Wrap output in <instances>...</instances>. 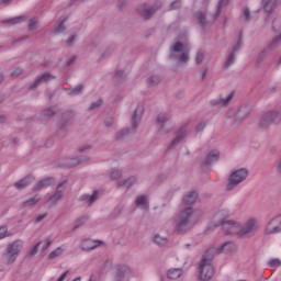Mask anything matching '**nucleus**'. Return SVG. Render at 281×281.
<instances>
[{
  "label": "nucleus",
  "mask_w": 281,
  "mask_h": 281,
  "mask_svg": "<svg viewBox=\"0 0 281 281\" xmlns=\"http://www.w3.org/2000/svg\"><path fill=\"white\" fill-rule=\"evenodd\" d=\"M5 122V116L0 115V124H3Z\"/></svg>",
  "instance_id": "obj_64"
},
{
  "label": "nucleus",
  "mask_w": 281,
  "mask_h": 281,
  "mask_svg": "<svg viewBox=\"0 0 281 281\" xmlns=\"http://www.w3.org/2000/svg\"><path fill=\"white\" fill-rule=\"evenodd\" d=\"M131 134V130H128V128H123V130H121V131H119L117 133H116V139H124V137H126L127 135H130Z\"/></svg>",
  "instance_id": "obj_44"
},
{
  "label": "nucleus",
  "mask_w": 281,
  "mask_h": 281,
  "mask_svg": "<svg viewBox=\"0 0 281 281\" xmlns=\"http://www.w3.org/2000/svg\"><path fill=\"white\" fill-rule=\"evenodd\" d=\"M241 21H245V23L251 21V11L247 7L243 9Z\"/></svg>",
  "instance_id": "obj_37"
},
{
  "label": "nucleus",
  "mask_w": 281,
  "mask_h": 281,
  "mask_svg": "<svg viewBox=\"0 0 281 281\" xmlns=\"http://www.w3.org/2000/svg\"><path fill=\"white\" fill-rule=\"evenodd\" d=\"M42 115L44 117H53V115H56V110L54 108H48L43 111Z\"/></svg>",
  "instance_id": "obj_46"
},
{
  "label": "nucleus",
  "mask_w": 281,
  "mask_h": 281,
  "mask_svg": "<svg viewBox=\"0 0 281 281\" xmlns=\"http://www.w3.org/2000/svg\"><path fill=\"white\" fill-rule=\"evenodd\" d=\"M30 183H34V177L32 176H26L22 180L15 182L13 186L16 188V190H25Z\"/></svg>",
  "instance_id": "obj_22"
},
{
  "label": "nucleus",
  "mask_w": 281,
  "mask_h": 281,
  "mask_svg": "<svg viewBox=\"0 0 281 281\" xmlns=\"http://www.w3.org/2000/svg\"><path fill=\"white\" fill-rule=\"evenodd\" d=\"M90 148H91V146H81V147H79L78 151L86 153V150H89Z\"/></svg>",
  "instance_id": "obj_62"
},
{
  "label": "nucleus",
  "mask_w": 281,
  "mask_h": 281,
  "mask_svg": "<svg viewBox=\"0 0 281 281\" xmlns=\"http://www.w3.org/2000/svg\"><path fill=\"white\" fill-rule=\"evenodd\" d=\"M88 221H89V215H83L77 218L72 227V232H76V229H79V227H82V225H85Z\"/></svg>",
  "instance_id": "obj_31"
},
{
  "label": "nucleus",
  "mask_w": 281,
  "mask_h": 281,
  "mask_svg": "<svg viewBox=\"0 0 281 281\" xmlns=\"http://www.w3.org/2000/svg\"><path fill=\"white\" fill-rule=\"evenodd\" d=\"M169 58L177 65H187L190 63V47L181 42H175L169 48Z\"/></svg>",
  "instance_id": "obj_4"
},
{
  "label": "nucleus",
  "mask_w": 281,
  "mask_h": 281,
  "mask_svg": "<svg viewBox=\"0 0 281 281\" xmlns=\"http://www.w3.org/2000/svg\"><path fill=\"white\" fill-rule=\"evenodd\" d=\"M52 183H54V178H43L37 181L35 187H33V192H41V190H45V188H49Z\"/></svg>",
  "instance_id": "obj_19"
},
{
  "label": "nucleus",
  "mask_w": 281,
  "mask_h": 281,
  "mask_svg": "<svg viewBox=\"0 0 281 281\" xmlns=\"http://www.w3.org/2000/svg\"><path fill=\"white\" fill-rule=\"evenodd\" d=\"M76 41V35H70L67 40H66V43L68 45H71V43H74Z\"/></svg>",
  "instance_id": "obj_61"
},
{
  "label": "nucleus",
  "mask_w": 281,
  "mask_h": 281,
  "mask_svg": "<svg viewBox=\"0 0 281 281\" xmlns=\"http://www.w3.org/2000/svg\"><path fill=\"white\" fill-rule=\"evenodd\" d=\"M249 117V110L240 109L237 113V122H245Z\"/></svg>",
  "instance_id": "obj_33"
},
{
  "label": "nucleus",
  "mask_w": 281,
  "mask_h": 281,
  "mask_svg": "<svg viewBox=\"0 0 281 281\" xmlns=\"http://www.w3.org/2000/svg\"><path fill=\"white\" fill-rule=\"evenodd\" d=\"M133 270L127 265H116L114 267V281H125Z\"/></svg>",
  "instance_id": "obj_11"
},
{
  "label": "nucleus",
  "mask_w": 281,
  "mask_h": 281,
  "mask_svg": "<svg viewBox=\"0 0 281 281\" xmlns=\"http://www.w3.org/2000/svg\"><path fill=\"white\" fill-rule=\"evenodd\" d=\"M50 246H52V237H48V238L45 240V243H44V245H43V247H42V251H45V250L49 249Z\"/></svg>",
  "instance_id": "obj_55"
},
{
  "label": "nucleus",
  "mask_w": 281,
  "mask_h": 281,
  "mask_svg": "<svg viewBox=\"0 0 281 281\" xmlns=\"http://www.w3.org/2000/svg\"><path fill=\"white\" fill-rule=\"evenodd\" d=\"M135 183H137V178L131 177L127 180L116 182V186L119 188H133V186H135Z\"/></svg>",
  "instance_id": "obj_27"
},
{
  "label": "nucleus",
  "mask_w": 281,
  "mask_h": 281,
  "mask_svg": "<svg viewBox=\"0 0 281 281\" xmlns=\"http://www.w3.org/2000/svg\"><path fill=\"white\" fill-rule=\"evenodd\" d=\"M82 89H85V87L82 85H78L68 92V95H80V93H82Z\"/></svg>",
  "instance_id": "obj_41"
},
{
  "label": "nucleus",
  "mask_w": 281,
  "mask_h": 281,
  "mask_svg": "<svg viewBox=\"0 0 281 281\" xmlns=\"http://www.w3.org/2000/svg\"><path fill=\"white\" fill-rule=\"evenodd\" d=\"M218 151L212 150L209 151L206 157L203 159V165L204 166H210V164H214V161H218Z\"/></svg>",
  "instance_id": "obj_24"
},
{
  "label": "nucleus",
  "mask_w": 281,
  "mask_h": 281,
  "mask_svg": "<svg viewBox=\"0 0 281 281\" xmlns=\"http://www.w3.org/2000/svg\"><path fill=\"white\" fill-rule=\"evenodd\" d=\"M281 233V215H277L269 221L266 226L265 234L271 236V234H280Z\"/></svg>",
  "instance_id": "obj_12"
},
{
  "label": "nucleus",
  "mask_w": 281,
  "mask_h": 281,
  "mask_svg": "<svg viewBox=\"0 0 281 281\" xmlns=\"http://www.w3.org/2000/svg\"><path fill=\"white\" fill-rule=\"evenodd\" d=\"M38 247H41V241L35 244L29 251V256H36L38 254Z\"/></svg>",
  "instance_id": "obj_50"
},
{
  "label": "nucleus",
  "mask_w": 281,
  "mask_h": 281,
  "mask_svg": "<svg viewBox=\"0 0 281 281\" xmlns=\"http://www.w3.org/2000/svg\"><path fill=\"white\" fill-rule=\"evenodd\" d=\"M23 74V69L15 68L14 71L11 72V76L14 78L16 76H21Z\"/></svg>",
  "instance_id": "obj_57"
},
{
  "label": "nucleus",
  "mask_w": 281,
  "mask_h": 281,
  "mask_svg": "<svg viewBox=\"0 0 281 281\" xmlns=\"http://www.w3.org/2000/svg\"><path fill=\"white\" fill-rule=\"evenodd\" d=\"M234 63H236V53L229 52L228 56H227V59H226V63H225L226 69L232 67V65H234Z\"/></svg>",
  "instance_id": "obj_36"
},
{
  "label": "nucleus",
  "mask_w": 281,
  "mask_h": 281,
  "mask_svg": "<svg viewBox=\"0 0 281 281\" xmlns=\"http://www.w3.org/2000/svg\"><path fill=\"white\" fill-rule=\"evenodd\" d=\"M159 7L155 5V7H150V8H144L140 11V16L143 19H145V21H148L149 19L153 18V14H155V12H157Z\"/></svg>",
  "instance_id": "obj_25"
},
{
  "label": "nucleus",
  "mask_w": 281,
  "mask_h": 281,
  "mask_svg": "<svg viewBox=\"0 0 281 281\" xmlns=\"http://www.w3.org/2000/svg\"><path fill=\"white\" fill-rule=\"evenodd\" d=\"M65 30H67L65 27V21H61L54 32L56 34H63V32H65Z\"/></svg>",
  "instance_id": "obj_52"
},
{
  "label": "nucleus",
  "mask_w": 281,
  "mask_h": 281,
  "mask_svg": "<svg viewBox=\"0 0 281 281\" xmlns=\"http://www.w3.org/2000/svg\"><path fill=\"white\" fill-rule=\"evenodd\" d=\"M41 78L37 77L35 80H33L31 83H29V89L34 91V89H38V86L42 85Z\"/></svg>",
  "instance_id": "obj_45"
},
{
  "label": "nucleus",
  "mask_w": 281,
  "mask_h": 281,
  "mask_svg": "<svg viewBox=\"0 0 281 281\" xmlns=\"http://www.w3.org/2000/svg\"><path fill=\"white\" fill-rule=\"evenodd\" d=\"M168 120H170V119L168 117L167 114H160L157 116L158 133L166 134L170 131V128L166 127Z\"/></svg>",
  "instance_id": "obj_15"
},
{
  "label": "nucleus",
  "mask_w": 281,
  "mask_h": 281,
  "mask_svg": "<svg viewBox=\"0 0 281 281\" xmlns=\"http://www.w3.org/2000/svg\"><path fill=\"white\" fill-rule=\"evenodd\" d=\"M229 3V0H220L215 15L213 16L212 20L207 19V14L203 11H199L195 14V19L198 20L199 24L202 25V27H205V25H211L218 16H221V12H223V5H227Z\"/></svg>",
  "instance_id": "obj_7"
},
{
  "label": "nucleus",
  "mask_w": 281,
  "mask_h": 281,
  "mask_svg": "<svg viewBox=\"0 0 281 281\" xmlns=\"http://www.w3.org/2000/svg\"><path fill=\"white\" fill-rule=\"evenodd\" d=\"M29 30L30 32H34V30H38V19L33 18L29 21Z\"/></svg>",
  "instance_id": "obj_40"
},
{
  "label": "nucleus",
  "mask_w": 281,
  "mask_h": 281,
  "mask_svg": "<svg viewBox=\"0 0 281 281\" xmlns=\"http://www.w3.org/2000/svg\"><path fill=\"white\" fill-rule=\"evenodd\" d=\"M109 177L112 179V181H115V179H120V177H122V171H120V169L113 168L110 170Z\"/></svg>",
  "instance_id": "obj_39"
},
{
  "label": "nucleus",
  "mask_w": 281,
  "mask_h": 281,
  "mask_svg": "<svg viewBox=\"0 0 281 281\" xmlns=\"http://www.w3.org/2000/svg\"><path fill=\"white\" fill-rule=\"evenodd\" d=\"M153 243H155V245L158 247H164V245L168 243V237H164L159 233H155L153 235Z\"/></svg>",
  "instance_id": "obj_28"
},
{
  "label": "nucleus",
  "mask_w": 281,
  "mask_h": 281,
  "mask_svg": "<svg viewBox=\"0 0 281 281\" xmlns=\"http://www.w3.org/2000/svg\"><path fill=\"white\" fill-rule=\"evenodd\" d=\"M124 212V206H116L114 211L112 212L113 218H117V216H121V214Z\"/></svg>",
  "instance_id": "obj_48"
},
{
  "label": "nucleus",
  "mask_w": 281,
  "mask_h": 281,
  "mask_svg": "<svg viewBox=\"0 0 281 281\" xmlns=\"http://www.w3.org/2000/svg\"><path fill=\"white\" fill-rule=\"evenodd\" d=\"M199 199V193L196 191H189L184 194L182 199L183 205H194Z\"/></svg>",
  "instance_id": "obj_20"
},
{
  "label": "nucleus",
  "mask_w": 281,
  "mask_h": 281,
  "mask_svg": "<svg viewBox=\"0 0 281 281\" xmlns=\"http://www.w3.org/2000/svg\"><path fill=\"white\" fill-rule=\"evenodd\" d=\"M82 161H89V157H82V158H71L69 161V167L74 168L75 166H79V164H82Z\"/></svg>",
  "instance_id": "obj_34"
},
{
  "label": "nucleus",
  "mask_w": 281,
  "mask_h": 281,
  "mask_svg": "<svg viewBox=\"0 0 281 281\" xmlns=\"http://www.w3.org/2000/svg\"><path fill=\"white\" fill-rule=\"evenodd\" d=\"M232 98H234V94L229 93L226 98L211 100L210 104L211 106H227V104H229V102L232 101Z\"/></svg>",
  "instance_id": "obj_21"
},
{
  "label": "nucleus",
  "mask_w": 281,
  "mask_h": 281,
  "mask_svg": "<svg viewBox=\"0 0 281 281\" xmlns=\"http://www.w3.org/2000/svg\"><path fill=\"white\" fill-rule=\"evenodd\" d=\"M214 254H216V250L214 248H209L202 256L199 263V277L202 281H210L212 278H214V267H212Z\"/></svg>",
  "instance_id": "obj_1"
},
{
  "label": "nucleus",
  "mask_w": 281,
  "mask_h": 281,
  "mask_svg": "<svg viewBox=\"0 0 281 281\" xmlns=\"http://www.w3.org/2000/svg\"><path fill=\"white\" fill-rule=\"evenodd\" d=\"M205 58V55H203V53L198 52L195 55V65H201V63H203Z\"/></svg>",
  "instance_id": "obj_51"
},
{
  "label": "nucleus",
  "mask_w": 281,
  "mask_h": 281,
  "mask_svg": "<svg viewBox=\"0 0 281 281\" xmlns=\"http://www.w3.org/2000/svg\"><path fill=\"white\" fill-rule=\"evenodd\" d=\"M23 21H25V16L20 15V16L4 20V23H8L9 25H21V23H23Z\"/></svg>",
  "instance_id": "obj_32"
},
{
  "label": "nucleus",
  "mask_w": 281,
  "mask_h": 281,
  "mask_svg": "<svg viewBox=\"0 0 281 281\" xmlns=\"http://www.w3.org/2000/svg\"><path fill=\"white\" fill-rule=\"evenodd\" d=\"M98 196H100V192L93 191L91 194H83L80 196L79 201L83 203V205H87L88 207H91L95 201H98Z\"/></svg>",
  "instance_id": "obj_14"
},
{
  "label": "nucleus",
  "mask_w": 281,
  "mask_h": 281,
  "mask_svg": "<svg viewBox=\"0 0 281 281\" xmlns=\"http://www.w3.org/2000/svg\"><path fill=\"white\" fill-rule=\"evenodd\" d=\"M262 7L267 14H271L274 8H278V3L276 2V0H262Z\"/></svg>",
  "instance_id": "obj_26"
},
{
  "label": "nucleus",
  "mask_w": 281,
  "mask_h": 281,
  "mask_svg": "<svg viewBox=\"0 0 281 281\" xmlns=\"http://www.w3.org/2000/svg\"><path fill=\"white\" fill-rule=\"evenodd\" d=\"M148 200L146 195H139L135 199L136 207H140V210H146Z\"/></svg>",
  "instance_id": "obj_29"
},
{
  "label": "nucleus",
  "mask_w": 281,
  "mask_h": 281,
  "mask_svg": "<svg viewBox=\"0 0 281 281\" xmlns=\"http://www.w3.org/2000/svg\"><path fill=\"white\" fill-rule=\"evenodd\" d=\"M100 245H102L101 240L85 239L81 241V249L83 251H92V249H97Z\"/></svg>",
  "instance_id": "obj_18"
},
{
  "label": "nucleus",
  "mask_w": 281,
  "mask_h": 281,
  "mask_svg": "<svg viewBox=\"0 0 281 281\" xmlns=\"http://www.w3.org/2000/svg\"><path fill=\"white\" fill-rule=\"evenodd\" d=\"M160 82H161V80L155 76L149 77L147 80L148 87H157V85H159Z\"/></svg>",
  "instance_id": "obj_42"
},
{
  "label": "nucleus",
  "mask_w": 281,
  "mask_h": 281,
  "mask_svg": "<svg viewBox=\"0 0 281 281\" xmlns=\"http://www.w3.org/2000/svg\"><path fill=\"white\" fill-rule=\"evenodd\" d=\"M280 41H281V33H280L279 35H277V36L272 40V42L270 43V47H276V44H277V43H280Z\"/></svg>",
  "instance_id": "obj_56"
},
{
  "label": "nucleus",
  "mask_w": 281,
  "mask_h": 281,
  "mask_svg": "<svg viewBox=\"0 0 281 281\" xmlns=\"http://www.w3.org/2000/svg\"><path fill=\"white\" fill-rule=\"evenodd\" d=\"M12 3V0H2L3 5H10Z\"/></svg>",
  "instance_id": "obj_63"
},
{
  "label": "nucleus",
  "mask_w": 281,
  "mask_h": 281,
  "mask_svg": "<svg viewBox=\"0 0 281 281\" xmlns=\"http://www.w3.org/2000/svg\"><path fill=\"white\" fill-rule=\"evenodd\" d=\"M22 249H23L22 239H15L14 241L10 243L7 246L5 252L2 255L3 262L7 266L13 265V262H16V258H19V255L21 254Z\"/></svg>",
  "instance_id": "obj_5"
},
{
  "label": "nucleus",
  "mask_w": 281,
  "mask_h": 281,
  "mask_svg": "<svg viewBox=\"0 0 281 281\" xmlns=\"http://www.w3.org/2000/svg\"><path fill=\"white\" fill-rule=\"evenodd\" d=\"M249 177V170L245 168L235 169L231 172L228 177V182L226 184V190L232 192L235 188H238L243 181Z\"/></svg>",
  "instance_id": "obj_6"
},
{
  "label": "nucleus",
  "mask_w": 281,
  "mask_h": 281,
  "mask_svg": "<svg viewBox=\"0 0 281 281\" xmlns=\"http://www.w3.org/2000/svg\"><path fill=\"white\" fill-rule=\"evenodd\" d=\"M179 8H181V1L176 0L170 4L169 10H179Z\"/></svg>",
  "instance_id": "obj_54"
},
{
  "label": "nucleus",
  "mask_w": 281,
  "mask_h": 281,
  "mask_svg": "<svg viewBox=\"0 0 281 281\" xmlns=\"http://www.w3.org/2000/svg\"><path fill=\"white\" fill-rule=\"evenodd\" d=\"M243 46V40L239 37L233 45V53L236 54V52H238V49H240V47Z\"/></svg>",
  "instance_id": "obj_49"
},
{
  "label": "nucleus",
  "mask_w": 281,
  "mask_h": 281,
  "mask_svg": "<svg viewBox=\"0 0 281 281\" xmlns=\"http://www.w3.org/2000/svg\"><path fill=\"white\" fill-rule=\"evenodd\" d=\"M193 214L194 211L192 207H186L176 215L173 225L177 234H186V232L192 229L191 218Z\"/></svg>",
  "instance_id": "obj_3"
},
{
  "label": "nucleus",
  "mask_w": 281,
  "mask_h": 281,
  "mask_svg": "<svg viewBox=\"0 0 281 281\" xmlns=\"http://www.w3.org/2000/svg\"><path fill=\"white\" fill-rule=\"evenodd\" d=\"M41 201V196L35 195L24 202H22V207H34V205H36V203H38Z\"/></svg>",
  "instance_id": "obj_30"
},
{
  "label": "nucleus",
  "mask_w": 281,
  "mask_h": 281,
  "mask_svg": "<svg viewBox=\"0 0 281 281\" xmlns=\"http://www.w3.org/2000/svg\"><path fill=\"white\" fill-rule=\"evenodd\" d=\"M215 254H232V251H236V244L234 241H225L217 249L213 248Z\"/></svg>",
  "instance_id": "obj_17"
},
{
  "label": "nucleus",
  "mask_w": 281,
  "mask_h": 281,
  "mask_svg": "<svg viewBox=\"0 0 281 281\" xmlns=\"http://www.w3.org/2000/svg\"><path fill=\"white\" fill-rule=\"evenodd\" d=\"M41 82H50V80H55L56 76L52 75V72H44L38 76Z\"/></svg>",
  "instance_id": "obj_35"
},
{
  "label": "nucleus",
  "mask_w": 281,
  "mask_h": 281,
  "mask_svg": "<svg viewBox=\"0 0 281 281\" xmlns=\"http://www.w3.org/2000/svg\"><path fill=\"white\" fill-rule=\"evenodd\" d=\"M8 236H10V234H8V226H0V240H3V238H8Z\"/></svg>",
  "instance_id": "obj_47"
},
{
  "label": "nucleus",
  "mask_w": 281,
  "mask_h": 281,
  "mask_svg": "<svg viewBox=\"0 0 281 281\" xmlns=\"http://www.w3.org/2000/svg\"><path fill=\"white\" fill-rule=\"evenodd\" d=\"M225 218H229V210L222 209L217 211L215 214V221H217L213 227H218L222 225L223 232L225 234H235V236H238V232L240 229V224L236 221H225Z\"/></svg>",
  "instance_id": "obj_2"
},
{
  "label": "nucleus",
  "mask_w": 281,
  "mask_h": 281,
  "mask_svg": "<svg viewBox=\"0 0 281 281\" xmlns=\"http://www.w3.org/2000/svg\"><path fill=\"white\" fill-rule=\"evenodd\" d=\"M47 218V213L41 214L35 218V223H42V221H45Z\"/></svg>",
  "instance_id": "obj_58"
},
{
  "label": "nucleus",
  "mask_w": 281,
  "mask_h": 281,
  "mask_svg": "<svg viewBox=\"0 0 281 281\" xmlns=\"http://www.w3.org/2000/svg\"><path fill=\"white\" fill-rule=\"evenodd\" d=\"M63 255V247H57L55 250L50 251L48 255V260H54L58 256Z\"/></svg>",
  "instance_id": "obj_38"
},
{
  "label": "nucleus",
  "mask_w": 281,
  "mask_h": 281,
  "mask_svg": "<svg viewBox=\"0 0 281 281\" xmlns=\"http://www.w3.org/2000/svg\"><path fill=\"white\" fill-rule=\"evenodd\" d=\"M183 276V269L181 268H171L167 270L168 280H179Z\"/></svg>",
  "instance_id": "obj_23"
},
{
  "label": "nucleus",
  "mask_w": 281,
  "mask_h": 281,
  "mask_svg": "<svg viewBox=\"0 0 281 281\" xmlns=\"http://www.w3.org/2000/svg\"><path fill=\"white\" fill-rule=\"evenodd\" d=\"M104 101L102 99H98L97 101L92 102L88 109V111H95V109H100Z\"/></svg>",
  "instance_id": "obj_43"
},
{
  "label": "nucleus",
  "mask_w": 281,
  "mask_h": 281,
  "mask_svg": "<svg viewBox=\"0 0 281 281\" xmlns=\"http://www.w3.org/2000/svg\"><path fill=\"white\" fill-rule=\"evenodd\" d=\"M188 137V130H186V127H181L178 132L176 137L173 138V140L171 142L169 148H177V146H179V144H181V142H183V139Z\"/></svg>",
  "instance_id": "obj_16"
},
{
  "label": "nucleus",
  "mask_w": 281,
  "mask_h": 281,
  "mask_svg": "<svg viewBox=\"0 0 281 281\" xmlns=\"http://www.w3.org/2000/svg\"><path fill=\"white\" fill-rule=\"evenodd\" d=\"M205 126H207V123L205 122H201L198 126H196V132L201 133V131L205 130Z\"/></svg>",
  "instance_id": "obj_59"
},
{
  "label": "nucleus",
  "mask_w": 281,
  "mask_h": 281,
  "mask_svg": "<svg viewBox=\"0 0 281 281\" xmlns=\"http://www.w3.org/2000/svg\"><path fill=\"white\" fill-rule=\"evenodd\" d=\"M268 265H269V267L278 268V267H280L281 261H280V259H270L268 261Z\"/></svg>",
  "instance_id": "obj_53"
},
{
  "label": "nucleus",
  "mask_w": 281,
  "mask_h": 281,
  "mask_svg": "<svg viewBox=\"0 0 281 281\" xmlns=\"http://www.w3.org/2000/svg\"><path fill=\"white\" fill-rule=\"evenodd\" d=\"M281 114L278 111H268L262 114L259 126L261 128H267V126H271V124H280Z\"/></svg>",
  "instance_id": "obj_9"
},
{
  "label": "nucleus",
  "mask_w": 281,
  "mask_h": 281,
  "mask_svg": "<svg viewBox=\"0 0 281 281\" xmlns=\"http://www.w3.org/2000/svg\"><path fill=\"white\" fill-rule=\"evenodd\" d=\"M74 63H76V56L69 57L66 61V65L69 67L70 65H74Z\"/></svg>",
  "instance_id": "obj_60"
},
{
  "label": "nucleus",
  "mask_w": 281,
  "mask_h": 281,
  "mask_svg": "<svg viewBox=\"0 0 281 281\" xmlns=\"http://www.w3.org/2000/svg\"><path fill=\"white\" fill-rule=\"evenodd\" d=\"M65 190H67V181H61L57 184L55 193L46 201L50 206L56 205L59 201H63L65 196Z\"/></svg>",
  "instance_id": "obj_10"
},
{
  "label": "nucleus",
  "mask_w": 281,
  "mask_h": 281,
  "mask_svg": "<svg viewBox=\"0 0 281 281\" xmlns=\"http://www.w3.org/2000/svg\"><path fill=\"white\" fill-rule=\"evenodd\" d=\"M142 117H144V108L137 106L132 115L131 131H137L139 123L142 122Z\"/></svg>",
  "instance_id": "obj_13"
},
{
  "label": "nucleus",
  "mask_w": 281,
  "mask_h": 281,
  "mask_svg": "<svg viewBox=\"0 0 281 281\" xmlns=\"http://www.w3.org/2000/svg\"><path fill=\"white\" fill-rule=\"evenodd\" d=\"M258 221L254 217L248 218L244 224L239 225L238 237L239 238H251L256 236L258 232Z\"/></svg>",
  "instance_id": "obj_8"
}]
</instances>
